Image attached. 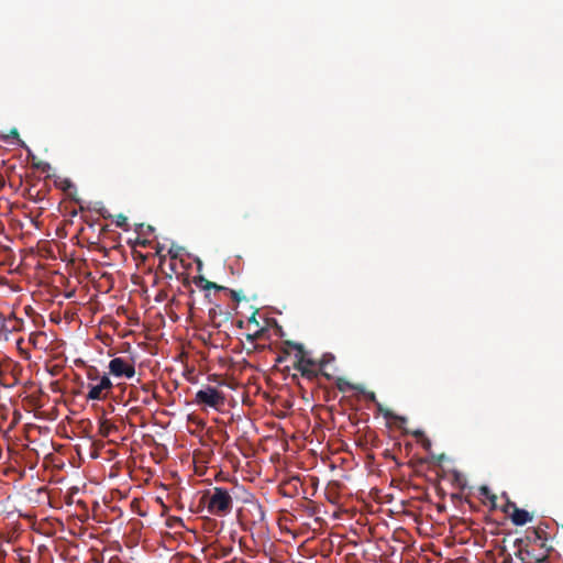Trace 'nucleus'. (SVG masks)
<instances>
[{
    "mask_svg": "<svg viewBox=\"0 0 563 563\" xmlns=\"http://www.w3.org/2000/svg\"><path fill=\"white\" fill-rule=\"evenodd\" d=\"M200 504L207 507L210 515L225 517L233 509V498L229 490L223 487H213L203 492Z\"/></svg>",
    "mask_w": 563,
    "mask_h": 563,
    "instance_id": "nucleus-1",
    "label": "nucleus"
},
{
    "mask_svg": "<svg viewBox=\"0 0 563 563\" xmlns=\"http://www.w3.org/2000/svg\"><path fill=\"white\" fill-rule=\"evenodd\" d=\"M194 402L198 406H206L219 409L224 405L225 396L216 387L207 385L206 387L196 393Z\"/></svg>",
    "mask_w": 563,
    "mask_h": 563,
    "instance_id": "nucleus-2",
    "label": "nucleus"
},
{
    "mask_svg": "<svg viewBox=\"0 0 563 563\" xmlns=\"http://www.w3.org/2000/svg\"><path fill=\"white\" fill-rule=\"evenodd\" d=\"M296 361L294 368L300 372L301 376L313 380L319 376V369L317 368V361L306 356V351L300 355H295Z\"/></svg>",
    "mask_w": 563,
    "mask_h": 563,
    "instance_id": "nucleus-3",
    "label": "nucleus"
},
{
    "mask_svg": "<svg viewBox=\"0 0 563 563\" xmlns=\"http://www.w3.org/2000/svg\"><path fill=\"white\" fill-rule=\"evenodd\" d=\"M108 367L109 373L114 377L132 378L135 375L134 363L123 357L112 358Z\"/></svg>",
    "mask_w": 563,
    "mask_h": 563,
    "instance_id": "nucleus-4",
    "label": "nucleus"
},
{
    "mask_svg": "<svg viewBox=\"0 0 563 563\" xmlns=\"http://www.w3.org/2000/svg\"><path fill=\"white\" fill-rule=\"evenodd\" d=\"M514 547L517 549L515 555L520 561V563H531V560L541 562L543 560V558H537L527 549V543L523 539H516Z\"/></svg>",
    "mask_w": 563,
    "mask_h": 563,
    "instance_id": "nucleus-5",
    "label": "nucleus"
},
{
    "mask_svg": "<svg viewBox=\"0 0 563 563\" xmlns=\"http://www.w3.org/2000/svg\"><path fill=\"white\" fill-rule=\"evenodd\" d=\"M21 323L22 320L14 316H11L9 319H3L0 327V339L7 340L9 333L19 331Z\"/></svg>",
    "mask_w": 563,
    "mask_h": 563,
    "instance_id": "nucleus-6",
    "label": "nucleus"
},
{
    "mask_svg": "<svg viewBox=\"0 0 563 563\" xmlns=\"http://www.w3.org/2000/svg\"><path fill=\"white\" fill-rule=\"evenodd\" d=\"M363 394L365 395V397H366L368 400H371V401H373V402H375V404L377 405V407H378L379 411H382V412H383V415H384V417H385V418H387V419H394L395 421L399 422V427H400L401 424H404V423H406V422H407V418H406V417H401V416L395 415L393 411H390V410H388V409L384 410V409L382 408V405L377 401V399H376V395H375V393H374V391H365V390H364V393H363Z\"/></svg>",
    "mask_w": 563,
    "mask_h": 563,
    "instance_id": "nucleus-7",
    "label": "nucleus"
},
{
    "mask_svg": "<svg viewBox=\"0 0 563 563\" xmlns=\"http://www.w3.org/2000/svg\"><path fill=\"white\" fill-rule=\"evenodd\" d=\"M509 515L516 526H523L532 520V516L527 510L518 508L517 505H512V511Z\"/></svg>",
    "mask_w": 563,
    "mask_h": 563,
    "instance_id": "nucleus-8",
    "label": "nucleus"
},
{
    "mask_svg": "<svg viewBox=\"0 0 563 563\" xmlns=\"http://www.w3.org/2000/svg\"><path fill=\"white\" fill-rule=\"evenodd\" d=\"M335 386H336V388L341 393H346V391H350V390H357L360 393H364V387L363 386L354 385V384L350 383L349 380H346L343 377H338L335 379Z\"/></svg>",
    "mask_w": 563,
    "mask_h": 563,
    "instance_id": "nucleus-9",
    "label": "nucleus"
},
{
    "mask_svg": "<svg viewBox=\"0 0 563 563\" xmlns=\"http://www.w3.org/2000/svg\"><path fill=\"white\" fill-rule=\"evenodd\" d=\"M87 387L89 388V391L86 396L87 400H104L108 398V395L103 391L99 384H88Z\"/></svg>",
    "mask_w": 563,
    "mask_h": 563,
    "instance_id": "nucleus-10",
    "label": "nucleus"
},
{
    "mask_svg": "<svg viewBox=\"0 0 563 563\" xmlns=\"http://www.w3.org/2000/svg\"><path fill=\"white\" fill-rule=\"evenodd\" d=\"M543 534H544V531L541 529H537V528L528 529L527 536L523 540L526 541L527 545L530 542H537V541H542L541 545H543V541L547 540L545 538L542 537Z\"/></svg>",
    "mask_w": 563,
    "mask_h": 563,
    "instance_id": "nucleus-11",
    "label": "nucleus"
},
{
    "mask_svg": "<svg viewBox=\"0 0 563 563\" xmlns=\"http://www.w3.org/2000/svg\"><path fill=\"white\" fill-rule=\"evenodd\" d=\"M117 431V426L113 424L108 419H102L99 421V433L103 438H107L111 434V432Z\"/></svg>",
    "mask_w": 563,
    "mask_h": 563,
    "instance_id": "nucleus-12",
    "label": "nucleus"
},
{
    "mask_svg": "<svg viewBox=\"0 0 563 563\" xmlns=\"http://www.w3.org/2000/svg\"><path fill=\"white\" fill-rule=\"evenodd\" d=\"M330 362L327 355H323L321 360L317 361V368L319 369V375L324 376L327 379H332V376L323 371L325 364Z\"/></svg>",
    "mask_w": 563,
    "mask_h": 563,
    "instance_id": "nucleus-13",
    "label": "nucleus"
},
{
    "mask_svg": "<svg viewBox=\"0 0 563 563\" xmlns=\"http://www.w3.org/2000/svg\"><path fill=\"white\" fill-rule=\"evenodd\" d=\"M98 384L103 389V391L109 396L113 388V384L110 380V378L107 375H103L102 377H100Z\"/></svg>",
    "mask_w": 563,
    "mask_h": 563,
    "instance_id": "nucleus-14",
    "label": "nucleus"
},
{
    "mask_svg": "<svg viewBox=\"0 0 563 563\" xmlns=\"http://www.w3.org/2000/svg\"><path fill=\"white\" fill-rule=\"evenodd\" d=\"M284 349H292L296 350V355H300L305 352V347L302 344L294 342V341H285L284 342Z\"/></svg>",
    "mask_w": 563,
    "mask_h": 563,
    "instance_id": "nucleus-15",
    "label": "nucleus"
},
{
    "mask_svg": "<svg viewBox=\"0 0 563 563\" xmlns=\"http://www.w3.org/2000/svg\"><path fill=\"white\" fill-rule=\"evenodd\" d=\"M32 166L43 173H46L51 169L49 163L43 161H35V157H33Z\"/></svg>",
    "mask_w": 563,
    "mask_h": 563,
    "instance_id": "nucleus-16",
    "label": "nucleus"
},
{
    "mask_svg": "<svg viewBox=\"0 0 563 563\" xmlns=\"http://www.w3.org/2000/svg\"><path fill=\"white\" fill-rule=\"evenodd\" d=\"M498 555L503 559L500 563H517L505 547L499 550Z\"/></svg>",
    "mask_w": 563,
    "mask_h": 563,
    "instance_id": "nucleus-17",
    "label": "nucleus"
},
{
    "mask_svg": "<svg viewBox=\"0 0 563 563\" xmlns=\"http://www.w3.org/2000/svg\"><path fill=\"white\" fill-rule=\"evenodd\" d=\"M115 225L123 230H129L128 218L124 214H118L114 221Z\"/></svg>",
    "mask_w": 563,
    "mask_h": 563,
    "instance_id": "nucleus-18",
    "label": "nucleus"
},
{
    "mask_svg": "<svg viewBox=\"0 0 563 563\" xmlns=\"http://www.w3.org/2000/svg\"><path fill=\"white\" fill-rule=\"evenodd\" d=\"M87 378L89 380H99L100 379V376H99V371L97 367L95 366H90L88 369H87Z\"/></svg>",
    "mask_w": 563,
    "mask_h": 563,
    "instance_id": "nucleus-19",
    "label": "nucleus"
},
{
    "mask_svg": "<svg viewBox=\"0 0 563 563\" xmlns=\"http://www.w3.org/2000/svg\"><path fill=\"white\" fill-rule=\"evenodd\" d=\"M202 289L209 290V289H216V290H228L227 287L218 285L213 282H206L205 285H202Z\"/></svg>",
    "mask_w": 563,
    "mask_h": 563,
    "instance_id": "nucleus-20",
    "label": "nucleus"
},
{
    "mask_svg": "<svg viewBox=\"0 0 563 563\" xmlns=\"http://www.w3.org/2000/svg\"><path fill=\"white\" fill-rule=\"evenodd\" d=\"M479 493H481V495L489 498L493 504L495 503L496 496L494 494H490V490L487 486H482L479 488Z\"/></svg>",
    "mask_w": 563,
    "mask_h": 563,
    "instance_id": "nucleus-21",
    "label": "nucleus"
},
{
    "mask_svg": "<svg viewBox=\"0 0 563 563\" xmlns=\"http://www.w3.org/2000/svg\"><path fill=\"white\" fill-rule=\"evenodd\" d=\"M254 509L256 511V518L258 521H264L265 519V511L263 509V507L258 504L254 505Z\"/></svg>",
    "mask_w": 563,
    "mask_h": 563,
    "instance_id": "nucleus-22",
    "label": "nucleus"
},
{
    "mask_svg": "<svg viewBox=\"0 0 563 563\" xmlns=\"http://www.w3.org/2000/svg\"><path fill=\"white\" fill-rule=\"evenodd\" d=\"M288 355L289 351L287 349H283L282 353L276 357V363L285 362Z\"/></svg>",
    "mask_w": 563,
    "mask_h": 563,
    "instance_id": "nucleus-23",
    "label": "nucleus"
},
{
    "mask_svg": "<svg viewBox=\"0 0 563 563\" xmlns=\"http://www.w3.org/2000/svg\"><path fill=\"white\" fill-rule=\"evenodd\" d=\"M227 291H229L231 298L235 301V302H240L241 299H242V296L240 295L239 291L236 290H233V289H228Z\"/></svg>",
    "mask_w": 563,
    "mask_h": 563,
    "instance_id": "nucleus-24",
    "label": "nucleus"
},
{
    "mask_svg": "<svg viewBox=\"0 0 563 563\" xmlns=\"http://www.w3.org/2000/svg\"><path fill=\"white\" fill-rule=\"evenodd\" d=\"M421 444H422L423 449L427 451H430L431 445H432L430 439H428L426 437L421 440Z\"/></svg>",
    "mask_w": 563,
    "mask_h": 563,
    "instance_id": "nucleus-25",
    "label": "nucleus"
},
{
    "mask_svg": "<svg viewBox=\"0 0 563 563\" xmlns=\"http://www.w3.org/2000/svg\"><path fill=\"white\" fill-rule=\"evenodd\" d=\"M206 282H208V280L203 276H198L195 278V284L201 288H202V285L206 284Z\"/></svg>",
    "mask_w": 563,
    "mask_h": 563,
    "instance_id": "nucleus-26",
    "label": "nucleus"
},
{
    "mask_svg": "<svg viewBox=\"0 0 563 563\" xmlns=\"http://www.w3.org/2000/svg\"><path fill=\"white\" fill-rule=\"evenodd\" d=\"M411 434L420 441L424 438V433L421 430L412 431Z\"/></svg>",
    "mask_w": 563,
    "mask_h": 563,
    "instance_id": "nucleus-27",
    "label": "nucleus"
},
{
    "mask_svg": "<svg viewBox=\"0 0 563 563\" xmlns=\"http://www.w3.org/2000/svg\"><path fill=\"white\" fill-rule=\"evenodd\" d=\"M74 187L73 183L69 179H65L63 181V190H67L69 188Z\"/></svg>",
    "mask_w": 563,
    "mask_h": 563,
    "instance_id": "nucleus-28",
    "label": "nucleus"
},
{
    "mask_svg": "<svg viewBox=\"0 0 563 563\" xmlns=\"http://www.w3.org/2000/svg\"><path fill=\"white\" fill-rule=\"evenodd\" d=\"M512 505H516V504L514 501L508 500L506 506H505V508H504V511L507 512V514H509L510 510L512 511Z\"/></svg>",
    "mask_w": 563,
    "mask_h": 563,
    "instance_id": "nucleus-29",
    "label": "nucleus"
},
{
    "mask_svg": "<svg viewBox=\"0 0 563 563\" xmlns=\"http://www.w3.org/2000/svg\"><path fill=\"white\" fill-rule=\"evenodd\" d=\"M209 316L212 318L213 316H216V310L214 309H210L209 311Z\"/></svg>",
    "mask_w": 563,
    "mask_h": 563,
    "instance_id": "nucleus-30",
    "label": "nucleus"
},
{
    "mask_svg": "<svg viewBox=\"0 0 563 563\" xmlns=\"http://www.w3.org/2000/svg\"><path fill=\"white\" fill-rule=\"evenodd\" d=\"M12 133H13L14 135H16V136L19 135V133H18V131H16V130H13V131H12Z\"/></svg>",
    "mask_w": 563,
    "mask_h": 563,
    "instance_id": "nucleus-31",
    "label": "nucleus"
}]
</instances>
